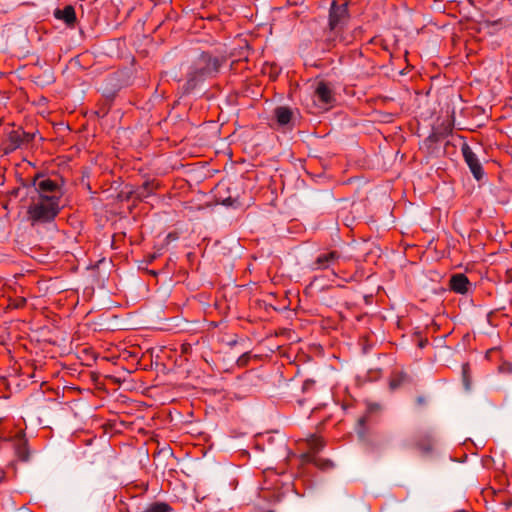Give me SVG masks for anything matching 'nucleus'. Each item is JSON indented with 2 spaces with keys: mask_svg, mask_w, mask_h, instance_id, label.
Returning <instances> with one entry per match:
<instances>
[{
  "mask_svg": "<svg viewBox=\"0 0 512 512\" xmlns=\"http://www.w3.org/2000/svg\"><path fill=\"white\" fill-rule=\"evenodd\" d=\"M302 461L306 462V463H312L316 467H318L319 469H322V470H328V469L332 468V466H333V464L330 460L323 459L317 455L310 454V453H304L302 455Z\"/></svg>",
  "mask_w": 512,
  "mask_h": 512,
  "instance_id": "obj_9",
  "label": "nucleus"
},
{
  "mask_svg": "<svg viewBox=\"0 0 512 512\" xmlns=\"http://www.w3.org/2000/svg\"><path fill=\"white\" fill-rule=\"evenodd\" d=\"M469 280L464 274L453 275L450 279V288L456 293L465 294L468 291Z\"/></svg>",
  "mask_w": 512,
  "mask_h": 512,
  "instance_id": "obj_8",
  "label": "nucleus"
},
{
  "mask_svg": "<svg viewBox=\"0 0 512 512\" xmlns=\"http://www.w3.org/2000/svg\"><path fill=\"white\" fill-rule=\"evenodd\" d=\"M418 403H419V404L424 403V399H423L422 397H419V398H418Z\"/></svg>",
  "mask_w": 512,
  "mask_h": 512,
  "instance_id": "obj_17",
  "label": "nucleus"
},
{
  "mask_svg": "<svg viewBox=\"0 0 512 512\" xmlns=\"http://www.w3.org/2000/svg\"><path fill=\"white\" fill-rule=\"evenodd\" d=\"M29 140V134L25 133L21 129L13 130L9 133V141L14 149L18 148L23 142Z\"/></svg>",
  "mask_w": 512,
  "mask_h": 512,
  "instance_id": "obj_11",
  "label": "nucleus"
},
{
  "mask_svg": "<svg viewBox=\"0 0 512 512\" xmlns=\"http://www.w3.org/2000/svg\"><path fill=\"white\" fill-rule=\"evenodd\" d=\"M341 254L336 250L320 252L311 264L312 270H326L333 268L341 260Z\"/></svg>",
  "mask_w": 512,
  "mask_h": 512,
  "instance_id": "obj_4",
  "label": "nucleus"
},
{
  "mask_svg": "<svg viewBox=\"0 0 512 512\" xmlns=\"http://www.w3.org/2000/svg\"><path fill=\"white\" fill-rule=\"evenodd\" d=\"M61 210V205L55 200L34 198L28 207V217L32 223H47L55 219Z\"/></svg>",
  "mask_w": 512,
  "mask_h": 512,
  "instance_id": "obj_3",
  "label": "nucleus"
},
{
  "mask_svg": "<svg viewBox=\"0 0 512 512\" xmlns=\"http://www.w3.org/2000/svg\"><path fill=\"white\" fill-rule=\"evenodd\" d=\"M33 185L37 193L52 192L61 197L63 196L60 185L50 178L37 175L33 180Z\"/></svg>",
  "mask_w": 512,
  "mask_h": 512,
  "instance_id": "obj_6",
  "label": "nucleus"
},
{
  "mask_svg": "<svg viewBox=\"0 0 512 512\" xmlns=\"http://www.w3.org/2000/svg\"><path fill=\"white\" fill-rule=\"evenodd\" d=\"M349 15L346 5L332 4L329 11V35L328 39L334 43L348 45L353 41V36L346 32Z\"/></svg>",
  "mask_w": 512,
  "mask_h": 512,
  "instance_id": "obj_1",
  "label": "nucleus"
},
{
  "mask_svg": "<svg viewBox=\"0 0 512 512\" xmlns=\"http://www.w3.org/2000/svg\"><path fill=\"white\" fill-rule=\"evenodd\" d=\"M274 114L280 126H286L292 119V111L287 107H277Z\"/></svg>",
  "mask_w": 512,
  "mask_h": 512,
  "instance_id": "obj_12",
  "label": "nucleus"
},
{
  "mask_svg": "<svg viewBox=\"0 0 512 512\" xmlns=\"http://www.w3.org/2000/svg\"><path fill=\"white\" fill-rule=\"evenodd\" d=\"M18 455L21 460L26 461L28 459V453L25 447L18 448Z\"/></svg>",
  "mask_w": 512,
  "mask_h": 512,
  "instance_id": "obj_16",
  "label": "nucleus"
},
{
  "mask_svg": "<svg viewBox=\"0 0 512 512\" xmlns=\"http://www.w3.org/2000/svg\"><path fill=\"white\" fill-rule=\"evenodd\" d=\"M54 16L59 20H63L67 25H73L76 21L75 9L71 5L55 10Z\"/></svg>",
  "mask_w": 512,
  "mask_h": 512,
  "instance_id": "obj_10",
  "label": "nucleus"
},
{
  "mask_svg": "<svg viewBox=\"0 0 512 512\" xmlns=\"http://www.w3.org/2000/svg\"><path fill=\"white\" fill-rule=\"evenodd\" d=\"M221 66L219 58L202 53L190 66L187 72V89H193L207 77L217 73Z\"/></svg>",
  "mask_w": 512,
  "mask_h": 512,
  "instance_id": "obj_2",
  "label": "nucleus"
},
{
  "mask_svg": "<svg viewBox=\"0 0 512 512\" xmlns=\"http://www.w3.org/2000/svg\"><path fill=\"white\" fill-rule=\"evenodd\" d=\"M404 378H405V376H403V375L393 378L390 382L391 388L395 389V388L399 387L401 385L402 381L404 380Z\"/></svg>",
  "mask_w": 512,
  "mask_h": 512,
  "instance_id": "obj_15",
  "label": "nucleus"
},
{
  "mask_svg": "<svg viewBox=\"0 0 512 512\" xmlns=\"http://www.w3.org/2000/svg\"><path fill=\"white\" fill-rule=\"evenodd\" d=\"M310 451L308 453L316 455L324 447L323 440L315 435L311 436L308 441Z\"/></svg>",
  "mask_w": 512,
  "mask_h": 512,
  "instance_id": "obj_13",
  "label": "nucleus"
},
{
  "mask_svg": "<svg viewBox=\"0 0 512 512\" xmlns=\"http://www.w3.org/2000/svg\"><path fill=\"white\" fill-rule=\"evenodd\" d=\"M37 194H38L37 199H41L43 201H44L45 198H47V199H51V200L53 199V200H55V202L60 203L61 202V198H62L61 196L56 195V194H54L52 192L37 193Z\"/></svg>",
  "mask_w": 512,
  "mask_h": 512,
  "instance_id": "obj_14",
  "label": "nucleus"
},
{
  "mask_svg": "<svg viewBox=\"0 0 512 512\" xmlns=\"http://www.w3.org/2000/svg\"><path fill=\"white\" fill-rule=\"evenodd\" d=\"M313 100L316 105L321 109H328L332 102L334 101V97L331 89L327 84L320 82L314 92Z\"/></svg>",
  "mask_w": 512,
  "mask_h": 512,
  "instance_id": "obj_7",
  "label": "nucleus"
},
{
  "mask_svg": "<svg viewBox=\"0 0 512 512\" xmlns=\"http://www.w3.org/2000/svg\"><path fill=\"white\" fill-rule=\"evenodd\" d=\"M462 154L466 164L468 165L471 173L473 174L476 180H481L484 176V171L482 165L476 156V154L472 151L471 147L468 144H463L462 146Z\"/></svg>",
  "mask_w": 512,
  "mask_h": 512,
  "instance_id": "obj_5",
  "label": "nucleus"
}]
</instances>
